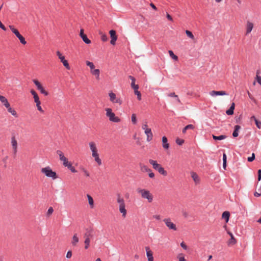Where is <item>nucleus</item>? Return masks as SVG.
<instances>
[{"instance_id": "nucleus-8", "label": "nucleus", "mask_w": 261, "mask_h": 261, "mask_svg": "<svg viewBox=\"0 0 261 261\" xmlns=\"http://www.w3.org/2000/svg\"><path fill=\"white\" fill-rule=\"evenodd\" d=\"M163 222L169 230H172L173 231H176L177 230L176 224L172 221L170 218L164 219Z\"/></svg>"}, {"instance_id": "nucleus-39", "label": "nucleus", "mask_w": 261, "mask_h": 261, "mask_svg": "<svg viewBox=\"0 0 261 261\" xmlns=\"http://www.w3.org/2000/svg\"><path fill=\"white\" fill-rule=\"evenodd\" d=\"M61 62L63 63V64L64 66H65V68H66L67 69H68V70H69V69H70V66H69V64H68V61H67L66 60H65V59H64L63 60H62V61H61Z\"/></svg>"}, {"instance_id": "nucleus-57", "label": "nucleus", "mask_w": 261, "mask_h": 261, "mask_svg": "<svg viewBox=\"0 0 261 261\" xmlns=\"http://www.w3.org/2000/svg\"><path fill=\"white\" fill-rule=\"evenodd\" d=\"M152 217L157 220H160L161 219V216L160 215H154Z\"/></svg>"}, {"instance_id": "nucleus-42", "label": "nucleus", "mask_w": 261, "mask_h": 261, "mask_svg": "<svg viewBox=\"0 0 261 261\" xmlns=\"http://www.w3.org/2000/svg\"><path fill=\"white\" fill-rule=\"evenodd\" d=\"M99 34L101 35V39L102 41L106 42L108 40V37L105 34H103L102 32H100Z\"/></svg>"}, {"instance_id": "nucleus-59", "label": "nucleus", "mask_w": 261, "mask_h": 261, "mask_svg": "<svg viewBox=\"0 0 261 261\" xmlns=\"http://www.w3.org/2000/svg\"><path fill=\"white\" fill-rule=\"evenodd\" d=\"M180 246L185 250L187 249V246L186 245V244L184 242H182L180 243Z\"/></svg>"}, {"instance_id": "nucleus-12", "label": "nucleus", "mask_w": 261, "mask_h": 261, "mask_svg": "<svg viewBox=\"0 0 261 261\" xmlns=\"http://www.w3.org/2000/svg\"><path fill=\"white\" fill-rule=\"evenodd\" d=\"M11 144L12 147L13 153L15 155L17 152L18 143L15 137H12L11 139Z\"/></svg>"}, {"instance_id": "nucleus-58", "label": "nucleus", "mask_w": 261, "mask_h": 261, "mask_svg": "<svg viewBox=\"0 0 261 261\" xmlns=\"http://www.w3.org/2000/svg\"><path fill=\"white\" fill-rule=\"evenodd\" d=\"M148 176L150 178H153L154 177V174L152 172V170H150V172H148Z\"/></svg>"}, {"instance_id": "nucleus-40", "label": "nucleus", "mask_w": 261, "mask_h": 261, "mask_svg": "<svg viewBox=\"0 0 261 261\" xmlns=\"http://www.w3.org/2000/svg\"><path fill=\"white\" fill-rule=\"evenodd\" d=\"M149 128H150L148 127L147 121H145L142 123V129H143L144 131H145Z\"/></svg>"}, {"instance_id": "nucleus-56", "label": "nucleus", "mask_w": 261, "mask_h": 261, "mask_svg": "<svg viewBox=\"0 0 261 261\" xmlns=\"http://www.w3.org/2000/svg\"><path fill=\"white\" fill-rule=\"evenodd\" d=\"M66 257L67 258H70L72 256V251L69 250L66 253Z\"/></svg>"}, {"instance_id": "nucleus-25", "label": "nucleus", "mask_w": 261, "mask_h": 261, "mask_svg": "<svg viewBox=\"0 0 261 261\" xmlns=\"http://www.w3.org/2000/svg\"><path fill=\"white\" fill-rule=\"evenodd\" d=\"M241 129V126L239 125H235L234 130L232 133V136L233 137H237L239 135V132Z\"/></svg>"}, {"instance_id": "nucleus-62", "label": "nucleus", "mask_w": 261, "mask_h": 261, "mask_svg": "<svg viewBox=\"0 0 261 261\" xmlns=\"http://www.w3.org/2000/svg\"><path fill=\"white\" fill-rule=\"evenodd\" d=\"M166 16H167V18H168V19L170 21H173V19H172V17L171 16V15L168 14V13H167L166 14Z\"/></svg>"}, {"instance_id": "nucleus-36", "label": "nucleus", "mask_w": 261, "mask_h": 261, "mask_svg": "<svg viewBox=\"0 0 261 261\" xmlns=\"http://www.w3.org/2000/svg\"><path fill=\"white\" fill-rule=\"evenodd\" d=\"M80 169L84 173L86 177H89L90 176V173H89V172L85 168H84L83 167H80Z\"/></svg>"}, {"instance_id": "nucleus-23", "label": "nucleus", "mask_w": 261, "mask_h": 261, "mask_svg": "<svg viewBox=\"0 0 261 261\" xmlns=\"http://www.w3.org/2000/svg\"><path fill=\"white\" fill-rule=\"evenodd\" d=\"M162 142L163 148L165 149H168L169 147V144L168 143L167 138L165 136L162 138Z\"/></svg>"}, {"instance_id": "nucleus-15", "label": "nucleus", "mask_w": 261, "mask_h": 261, "mask_svg": "<svg viewBox=\"0 0 261 261\" xmlns=\"http://www.w3.org/2000/svg\"><path fill=\"white\" fill-rule=\"evenodd\" d=\"M210 94L212 96H223L226 95L227 94L225 91H215L213 90L210 92Z\"/></svg>"}, {"instance_id": "nucleus-14", "label": "nucleus", "mask_w": 261, "mask_h": 261, "mask_svg": "<svg viewBox=\"0 0 261 261\" xmlns=\"http://www.w3.org/2000/svg\"><path fill=\"white\" fill-rule=\"evenodd\" d=\"M109 34L110 35V37L111 38V44L112 45H115L116 44V41L117 39V36L116 34V31L114 30H111L109 32Z\"/></svg>"}, {"instance_id": "nucleus-10", "label": "nucleus", "mask_w": 261, "mask_h": 261, "mask_svg": "<svg viewBox=\"0 0 261 261\" xmlns=\"http://www.w3.org/2000/svg\"><path fill=\"white\" fill-rule=\"evenodd\" d=\"M110 96V100L113 103H116L119 105L122 104V100L120 98L116 97V94L113 92H110L109 93Z\"/></svg>"}, {"instance_id": "nucleus-35", "label": "nucleus", "mask_w": 261, "mask_h": 261, "mask_svg": "<svg viewBox=\"0 0 261 261\" xmlns=\"http://www.w3.org/2000/svg\"><path fill=\"white\" fill-rule=\"evenodd\" d=\"M9 28L16 36H17L19 34H20L18 31L17 29H16L15 28H14V27L13 25H9Z\"/></svg>"}, {"instance_id": "nucleus-54", "label": "nucleus", "mask_w": 261, "mask_h": 261, "mask_svg": "<svg viewBox=\"0 0 261 261\" xmlns=\"http://www.w3.org/2000/svg\"><path fill=\"white\" fill-rule=\"evenodd\" d=\"M255 123L256 126L258 128H259V129L261 128V122L258 121L257 120H255Z\"/></svg>"}, {"instance_id": "nucleus-52", "label": "nucleus", "mask_w": 261, "mask_h": 261, "mask_svg": "<svg viewBox=\"0 0 261 261\" xmlns=\"http://www.w3.org/2000/svg\"><path fill=\"white\" fill-rule=\"evenodd\" d=\"M255 159V154L253 153L252 154V156L250 157H248L247 160L248 162H252Z\"/></svg>"}, {"instance_id": "nucleus-43", "label": "nucleus", "mask_w": 261, "mask_h": 261, "mask_svg": "<svg viewBox=\"0 0 261 261\" xmlns=\"http://www.w3.org/2000/svg\"><path fill=\"white\" fill-rule=\"evenodd\" d=\"M72 173H76L77 171L74 167L72 166L71 163L67 167Z\"/></svg>"}, {"instance_id": "nucleus-6", "label": "nucleus", "mask_w": 261, "mask_h": 261, "mask_svg": "<svg viewBox=\"0 0 261 261\" xmlns=\"http://www.w3.org/2000/svg\"><path fill=\"white\" fill-rule=\"evenodd\" d=\"M105 111L106 112V115L109 118L110 121L114 122H119L120 121V119L118 117L116 116L111 108H106Z\"/></svg>"}, {"instance_id": "nucleus-7", "label": "nucleus", "mask_w": 261, "mask_h": 261, "mask_svg": "<svg viewBox=\"0 0 261 261\" xmlns=\"http://www.w3.org/2000/svg\"><path fill=\"white\" fill-rule=\"evenodd\" d=\"M129 78L132 81L131 87L134 90V93L137 95L138 99L140 100L141 99V94L140 92L138 91L139 86L135 84V79L133 76L130 75L129 76Z\"/></svg>"}, {"instance_id": "nucleus-3", "label": "nucleus", "mask_w": 261, "mask_h": 261, "mask_svg": "<svg viewBox=\"0 0 261 261\" xmlns=\"http://www.w3.org/2000/svg\"><path fill=\"white\" fill-rule=\"evenodd\" d=\"M90 149L92 152V156L94 159L95 161L98 165L101 164V160L99 158V154L98 153V149L96 144L94 142H90L89 143Z\"/></svg>"}, {"instance_id": "nucleus-55", "label": "nucleus", "mask_w": 261, "mask_h": 261, "mask_svg": "<svg viewBox=\"0 0 261 261\" xmlns=\"http://www.w3.org/2000/svg\"><path fill=\"white\" fill-rule=\"evenodd\" d=\"M19 40H20V42L22 44H25L27 43V42L25 41V39L22 36L21 37H20Z\"/></svg>"}, {"instance_id": "nucleus-47", "label": "nucleus", "mask_w": 261, "mask_h": 261, "mask_svg": "<svg viewBox=\"0 0 261 261\" xmlns=\"http://www.w3.org/2000/svg\"><path fill=\"white\" fill-rule=\"evenodd\" d=\"M40 105H41V102H39V103H37V104H36V107H37V108L38 110L39 111H40V112H41V113H44V111L42 110V108H41V107Z\"/></svg>"}, {"instance_id": "nucleus-61", "label": "nucleus", "mask_w": 261, "mask_h": 261, "mask_svg": "<svg viewBox=\"0 0 261 261\" xmlns=\"http://www.w3.org/2000/svg\"><path fill=\"white\" fill-rule=\"evenodd\" d=\"M261 179V170H258V180L259 181Z\"/></svg>"}, {"instance_id": "nucleus-9", "label": "nucleus", "mask_w": 261, "mask_h": 261, "mask_svg": "<svg viewBox=\"0 0 261 261\" xmlns=\"http://www.w3.org/2000/svg\"><path fill=\"white\" fill-rule=\"evenodd\" d=\"M57 153L59 156L60 160L62 162L63 165L65 167H67L71 163V162L68 161V159L65 156L62 151L58 150L57 151Z\"/></svg>"}, {"instance_id": "nucleus-13", "label": "nucleus", "mask_w": 261, "mask_h": 261, "mask_svg": "<svg viewBox=\"0 0 261 261\" xmlns=\"http://www.w3.org/2000/svg\"><path fill=\"white\" fill-rule=\"evenodd\" d=\"M254 27V24L253 22L250 21H247L246 24V33L245 35H247L251 33Z\"/></svg>"}, {"instance_id": "nucleus-18", "label": "nucleus", "mask_w": 261, "mask_h": 261, "mask_svg": "<svg viewBox=\"0 0 261 261\" xmlns=\"http://www.w3.org/2000/svg\"><path fill=\"white\" fill-rule=\"evenodd\" d=\"M144 133L146 135V140L147 142H150L152 140L153 134L150 128L144 131Z\"/></svg>"}, {"instance_id": "nucleus-38", "label": "nucleus", "mask_w": 261, "mask_h": 261, "mask_svg": "<svg viewBox=\"0 0 261 261\" xmlns=\"http://www.w3.org/2000/svg\"><path fill=\"white\" fill-rule=\"evenodd\" d=\"M169 54L171 58H172L173 60L177 61L178 60V57L174 55L173 52L172 50L168 51Z\"/></svg>"}, {"instance_id": "nucleus-26", "label": "nucleus", "mask_w": 261, "mask_h": 261, "mask_svg": "<svg viewBox=\"0 0 261 261\" xmlns=\"http://www.w3.org/2000/svg\"><path fill=\"white\" fill-rule=\"evenodd\" d=\"M235 107V104L234 103H232L230 107V108L226 111V113L228 115H231L233 114V111Z\"/></svg>"}, {"instance_id": "nucleus-51", "label": "nucleus", "mask_w": 261, "mask_h": 261, "mask_svg": "<svg viewBox=\"0 0 261 261\" xmlns=\"http://www.w3.org/2000/svg\"><path fill=\"white\" fill-rule=\"evenodd\" d=\"M54 212V210H53V208L52 207H50L48 211H47V216H50V215H51L53 214Z\"/></svg>"}, {"instance_id": "nucleus-60", "label": "nucleus", "mask_w": 261, "mask_h": 261, "mask_svg": "<svg viewBox=\"0 0 261 261\" xmlns=\"http://www.w3.org/2000/svg\"><path fill=\"white\" fill-rule=\"evenodd\" d=\"M30 92H31V93L33 95V97L38 95L37 93L33 89H32Z\"/></svg>"}, {"instance_id": "nucleus-50", "label": "nucleus", "mask_w": 261, "mask_h": 261, "mask_svg": "<svg viewBox=\"0 0 261 261\" xmlns=\"http://www.w3.org/2000/svg\"><path fill=\"white\" fill-rule=\"evenodd\" d=\"M176 142L179 145H181L184 143V140L182 139H180L178 138L176 139Z\"/></svg>"}, {"instance_id": "nucleus-64", "label": "nucleus", "mask_w": 261, "mask_h": 261, "mask_svg": "<svg viewBox=\"0 0 261 261\" xmlns=\"http://www.w3.org/2000/svg\"><path fill=\"white\" fill-rule=\"evenodd\" d=\"M182 215L185 218H187L188 217V213L186 211H183Z\"/></svg>"}, {"instance_id": "nucleus-11", "label": "nucleus", "mask_w": 261, "mask_h": 261, "mask_svg": "<svg viewBox=\"0 0 261 261\" xmlns=\"http://www.w3.org/2000/svg\"><path fill=\"white\" fill-rule=\"evenodd\" d=\"M145 249L146 253V257L148 261H154V258L153 256V252L150 249L149 246H146Z\"/></svg>"}, {"instance_id": "nucleus-48", "label": "nucleus", "mask_w": 261, "mask_h": 261, "mask_svg": "<svg viewBox=\"0 0 261 261\" xmlns=\"http://www.w3.org/2000/svg\"><path fill=\"white\" fill-rule=\"evenodd\" d=\"M39 91L42 94H44L45 96H47L48 95V92L46 91L43 87L41 88Z\"/></svg>"}, {"instance_id": "nucleus-33", "label": "nucleus", "mask_w": 261, "mask_h": 261, "mask_svg": "<svg viewBox=\"0 0 261 261\" xmlns=\"http://www.w3.org/2000/svg\"><path fill=\"white\" fill-rule=\"evenodd\" d=\"M213 138L215 140H221L225 139L226 138V136L225 135H221L219 136H216L215 135H213Z\"/></svg>"}, {"instance_id": "nucleus-53", "label": "nucleus", "mask_w": 261, "mask_h": 261, "mask_svg": "<svg viewBox=\"0 0 261 261\" xmlns=\"http://www.w3.org/2000/svg\"><path fill=\"white\" fill-rule=\"evenodd\" d=\"M34 97V101L37 104V103H38L39 102H41L40 100H39V97L38 96V95H37L36 96H34L33 97Z\"/></svg>"}, {"instance_id": "nucleus-16", "label": "nucleus", "mask_w": 261, "mask_h": 261, "mask_svg": "<svg viewBox=\"0 0 261 261\" xmlns=\"http://www.w3.org/2000/svg\"><path fill=\"white\" fill-rule=\"evenodd\" d=\"M79 242V238L77 233H75L73 234L72 237L71 244L73 247H76L77 246V244Z\"/></svg>"}, {"instance_id": "nucleus-1", "label": "nucleus", "mask_w": 261, "mask_h": 261, "mask_svg": "<svg viewBox=\"0 0 261 261\" xmlns=\"http://www.w3.org/2000/svg\"><path fill=\"white\" fill-rule=\"evenodd\" d=\"M137 192L142 199H146L148 203H151L153 201V195L149 190L138 188L137 189Z\"/></svg>"}, {"instance_id": "nucleus-37", "label": "nucleus", "mask_w": 261, "mask_h": 261, "mask_svg": "<svg viewBox=\"0 0 261 261\" xmlns=\"http://www.w3.org/2000/svg\"><path fill=\"white\" fill-rule=\"evenodd\" d=\"M177 258L178 261H187L185 258V255L183 253H179L177 255Z\"/></svg>"}, {"instance_id": "nucleus-4", "label": "nucleus", "mask_w": 261, "mask_h": 261, "mask_svg": "<svg viewBox=\"0 0 261 261\" xmlns=\"http://www.w3.org/2000/svg\"><path fill=\"white\" fill-rule=\"evenodd\" d=\"M41 172L47 177L51 178L53 179H56L58 178L57 173L53 171L49 166L41 168Z\"/></svg>"}, {"instance_id": "nucleus-17", "label": "nucleus", "mask_w": 261, "mask_h": 261, "mask_svg": "<svg viewBox=\"0 0 261 261\" xmlns=\"http://www.w3.org/2000/svg\"><path fill=\"white\" fill-rule=\"evenodd\" d=\"M227 233H228V234L230 237V239L227 242L228 245V246H232V245H233L236 244L237 243V240L234 238L233 234L231 232H229V231H228Z\"/></svg>"}, {"instance_id": "nucleus-22", "label": "nucleus", "mask_w": 261, "mask_h": 261, "mask_svg": "<svg viewBox=\"0 0 261 261\" xmlns=\"http://www.w3.org/2000/svg\"><path fill=\"white\" fill-rule=\"evenodd\" d=\"M139 166H140V170L142 172L148 173L149 172H150V170H151L146 165H145L144 164H140Z\"/></svg>"}, {"instance_id": "nucleus-30", "label": "nucleus", "mask_w": 261, "mask_h": 261, "mask_svg": "<svg viewBox=\"0 0 261 261\" xmlns=\"http://www.w3.org/2000/svg\"><path fill=\"white\" fill-rule=\"evenodd\" d=\"M90 241H91V239H89V238L85 239L84 248L85 249H88L89 248L90 244Z\"/></svg>"}, {"instance_id": "nucleus-34", "label": "nucleus", "mask_w": 261, "mask_h": 261, "mask_svg": "<svg viewBox=\"0 0 261 261\" xmlns=\"http://www.w3.org/2000/svg\"><path fill=\"white\" fill-rule=\"evenodd\" d=\"M8 109V111L12 115L15 117H17V113L13 109L10 107V106L9 107H6Z\"/></svg>"}, {"instance_id": "nucleus-29", "label": "nucleus", "mask_w": 261, "mask_h": 261, "mask_svg": "<svg viewBox=\"0 0 261 261\" xmlns=\"http://www.w3.org/2000/svg\"><path fill=\"white\" fill-rule=\"evenodd\" d=\"M195 128L194 126L192 124H189L185 127L182 130L183 134H185L186 133L187 130L188 129H194Z\"/></svg>"}, {"instance_id": "nucleus-46", "label": "nucleus", "mask_w": 261, "mask_h": 261, "mask_svg": "<svg viewBox=\"0 0 261 261\" xmlns=\"http://www.w3.org/2000/svg\"><path fill=\"white\" fill-rule=\"evenodd\" d=\"M186 34L191 39H194V35H193L192 32H190V31H188V30L186 31Z\"/></svg>"}, {"instance_id": "nucleus-31", "label": "nucleus", "mask_w": 261, "mask_h": 261, "mask_svg": "<svg viewBox=\"0 0 261 261\" xmlns=\"http://www.w3.org/2000/svg\"><path fill=\"white\" fill-rule=\"evenodd\" d=\"M86 65L90 68V72H91L92 70L95 69V66L92 62H90L89 61H86Z\"/></svg>"}, {"instance_id": "nucleus-44", "label": "nucleus", "mask_w": 261, "mask_h": 261, "mask_svg": "<svg viewBox=\"0 0 261 261\" xmlns=\"http://www.w3.org/2000/svg\"><path fill=\"white\" fill-rule=\"evenodd\" d=\"M83 40V41L86 44H90L91 43V41L87 38L86 35L84 36H82L81 37Z\"/></svg>"}, {"instance_id": "nucleus-2", "label": "nucleus", "mask_w": 261, "mask_h": 261, "mask_svg": "<svg viewBox=\"0 0 261 261\" xmlns=\"http://www.w3.org/2000/svg\"><path fill=\"white\" fill-rule=\"evenodd\" d=\"M116 201L118 205L119 211L122 214V217L124 218H125L127 214V210L125 208V200L120 194L117 195Z\"/></svg>"}, {"instance_id": "nucleus-49", "label": "nucleus", "mask_w": 261, "mask_h": 261, "mask_svg": "<svg viewBox=\"0 0 261 261\" xmlns=\"http://www.w3.org/2000/svg\"><path fill=\"white\" fill-rule=\"evenodd\" d=\"M258 71H257V75L256 76V80L257 83L261 85V76L258 75Z\"/></svg>"}, {"instance_id": "nucleus-21", "label": "nucleus", "mask_w": 261, "mask_h": 261, "mask_svg": "<svg viewBox=\"0 0 261 261\" xmlns=\"http://www.w3.org/2000/svg\"><path fill=\"white\" fill-rule=\"evenodd\" d=\"M93 237V230L87 229L86 232L84 233V238L85 239H91Z\"/></svg>"}, {"instance_id": "nucleus-45", "label": "nucleus", "mask_w": 261, "mask_h": 261, "mask_svg": "<svg viewBox=\"0 0 261 261\" xmlns=\"http://www.w3.org/2000/svg\"><path fill=\"white\" fill-rule=\"evenodd\" d=\"M131 119H132V123L134 124H136L137 123V118H136V115L135 114H133L132 115Z\"/></svg>"}, {"instance_id": "nucleus-32", "label": "nucleus", "mask_w": 261, "mask_h": 261, "mask_svg": "<svg viewBox=\"0 0 261 261\" xmlns=\"http://www.w3.org/2000/svg\"><path fill=\"white\" fill-rule=\"evenodd\" d=\"M33 82L36 86L38 90H40L41 88L43 87L41 84L38 80L35 79L33 80Z\"/></svg>"}, {"instance_id": "nucleus-41", "label": "nucleus", "mask_w": 261, "mask_h": 261, "mask_svg": "<svg viewBox=\"0 0 261 261\" xmlns=\"http://www.w3.org/2000/svg\"><path fill=\"white\" fill-rule=\"evenodd\" d=\"M56 54L60 60L61 62L65 59V57L59 51L56 52Z\"/></svg>"}, {"instance_id": "nucleus-27", "label": "nucleus", "mask_w": 261, "mask_h": 261, "mask_svg": "<svg viewBox=\"0 0 261 261\" xmlns=\"http://www.w3.org/2000/svg\"><path fill=\"white\" fill-rule=\"evenodd\" d=\"M229 216H230L229 212H228L227 211H225L223 213L222 215V218L223 219H225L226 222L227 223L229 221Z\"/></svg>"}, {"instance_id": "nucleus-20", "label": "nucleus", "mask_w": 261, "mask_h": 261, "mask_svg": "<svg viewBox=\"0 0 261 261\" xmlns=\"http://www.w3.org/2000/svg\"><path fill=\"white\" fill-rule=\"evenodd\" d=\"M90 73L95 77V79L97 81L100 80V70L98 69H95L90 72Z\"/></svg>"}, {"instance_id": "nucleus-5", "label": "nucleus", "mask_w": 261, "mask_h": 261, "mask_svg": "<svg viewBox=\"0 0 261 261\" xmlns=\"http://www.w3.org/2000/svg\"><path fill=\"white\" fill-rule=\"evenodd\" d=\"M149 163L152 165L153 168L157 170L161 174L166 176L167 174V171L165 170L163 167L162 166L158 164L156 161L153 160H149Z\"/></svg>"}, {"instance_id": "nucleus-24", "label": "nucleus", "mask_w": 261, "mask_h": 261, "mask_svg": "<svg viewBox=\"0 0 261 261\" xmlns=\"http://www.w3.org/2000/svg\"><path fill=\"white\" fill-rule=\"evenodd\" d=\"M0 101L4 103V106L6 107H9L10 106V104L8 101L7 98L4 96L0 95Z\"/></svg>"}, {"instance_id": "nucleus-28", "label": "nucleus", "mask_w": 261, "mask_h": 261, "mask_svg": "<svg viewBox=\"0 0 261 261\" xmlns=\"http://www.w3.org/2000/svg\"><path fill=\"white\" fill-rule=\"evenodd\" d=\"M87 197L90 207L91 208H93L94 207V200L93 199V198L89 194L87 195Z\"/></svg>"}, {"instance_id": "nucleus-19", "label": "nucleus", "mask_w": 261, "mask_h": 261, "mask_svg": "<svg viewBox=\"0 0 261 261\" xmlns=\"http://www.w3.org/2000/svg\"><path fill=\"white\" fill-rule=\"evenodd\" d=\"M191 177L194 181L195 184H198L200 182V178L198 175L194 172H191Z\"/></svg>"}, {"instance_id": "nucleus-63", "label": "nucleus", "mask_w": 261, "mask_h": 261, "mask_svg": "<svg viewBox=\"0 0 261 261\" xmlns=\"http://www.w3.org/2000/svg\"><path fill=\"white\" fill-rule=\"evenodd\" d=\"M0 28L4 30V31H6V27H5V25L1 22V21H0Z\"/></svg>"}]
</instances>
